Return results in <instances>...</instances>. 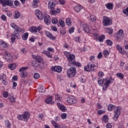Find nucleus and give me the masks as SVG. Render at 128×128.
<instances>
[{
  "mask_svg": "<svg viewBox=\"0 0 128 128\" xmlns=\"http://www.w3.org/2000/svg\"><path fill=\"white\" fill-rule=\"evenodd\" d=\"M58 2L54 0H50L48 2V8L50 10V14L52 16H56V14H60V9L57 8V10H56L54 6L56 4H58Z\"/></svg>",
  "mask_w": 128,
  "mask_h": 128,
  "instance_id": "f257e3e1",
  "label": "nucleus"
},
{
  "mask_svg": "<svg viewBox=\"0 0 128 128\" xmlns=\"http://www.w3.org/2000/svg\"><path fill=\"white\" fill-rule=\"evenodd\" d=\"M98 82L100 86H102L104 84L103 90H106V88H108V86H110V84L114 82V79H112V77L106 78L104 79H100L98 78Z\"/></svg>",
  "mask_w": 128,
  "mask_h": 128,
  "instance_id": "f03ea898",
  "label": "nucleus"
},
{
  "mask_svg": "<svg viewBox=\"0 0 128 128\" xmlns=\"http://www.w3.org/2000/svg\"><path fill=\"white\" fill-rule=\"evenodd\" d=\"M20 32H24V30L23 28L18 26L12 34H11V41L12 42H14L16 38H17V40H20Z\"/></svg>",
  "mask_w": 128,
  "mask_h": 128,
  "instance_id": "7ed1b4c3",
  "label": "nucleus"
},
{
  "mask_svg": "<svg viewBox=\"0 0 128 128\" xmlns=\"http://www.w3.org/2000/svg\"><path fill=\"white\" fill-rule=\"evenodd\" d=\"M30 114L28 112H24L22 115H19L18 116V118L20 120H24V122H28V118H30Z\"/></svg>",
  "mask_w": 128,
  "mask_h": 128,
  "instance_id": "20e7f679",
  "label": "nucleus"
},
{
  "mask_svg": "<svg viewBox=\"0 0 128 128\" xmlns=\"http://www.w3.org/2000/svg\"><path fill=\"white\" fill-rule=\"evenodd\" d=\"M76 74V68L72 67L67 70V76L68 78H74Z\"/></svg>",
  "mask_w": 128,
  "mask_h": 128,
  "instance_id": "39448f33",
  "label": "nucleus"
},
{
  "mask_svg": "<svg viewBox=\"0 0 128 128\" xmlns=\"http://www.w3.org/2000/svg\"><path fill=\"white\" fill-rule=\"evenodd\" d=\"M103 24L104 26H110L112 24V20L110 18L106 16L103 17Z\"/></svg>",
  "mask_w": 128,
  "mask_h": 128,
  "instance_id": "423d86ee",
  "label": "nucleus"
},
{
  "mask_svg": "<svg viewBox=\"0 0 128 128\" xmlns=\"http://www.w3.org/2000/svg\"><path fill=\"white\" fill-rule=\"evenodd\" d=\"M114 38L116 40H122L124 38V30L120 29L115 34Z\"/></svg>",
  "mask_w": 128,
  "mask_h": 128,
  "instance_id": "0eeeda50",
  "label": "nucleus"
},
{
  "mask_svg": "<svg viewBox=\"0 0 128 128\" xmlns=\"http://www.w3.org/2000/svg\"><path fill=\"white\" fill-rule=\"evenodd\" d=\"M95 68L96 65L92 62H90L88 64V66H84V70H85V72H94Z\"/></svg>",
  "mask_w": 128,
  "mask_h": 128,
  "instance_id": "6e6552de",
  "label": "nucleus"
},
{
  "mask_svg": "<svg viewBox=\"0 0 128 128\" xmlns=\"http://www.w3.org/2000/svg\"><path fill=\"white\" fill-rule=\"evenodd\" d=\"M65 56L68 58V61L69 62H70L72 64V62H74V60L75 56L74 55L70 54V53L68 52H65L64 53Z\"/></svg>",
  "mask_w": 128,
  "mask_h": 128,
  "instance_id": "1a4fd4ad",
  "label": "nucleus"
},
{
  "mask_svg": "<svg viewBox=\"0 0 128 128\" xmlns=\"http://www.w3.org/2000/svg\"><path fill=\"white\" fill-rule=\"evenodd\" d=\"M120 114V107H117L116 110H114V116L112 118L114 122H116L118 118V116Z\"/></svg>",
  "mask_w": 128,
  "mask_h": 128,
  "instance_id": "9d476101",
  "label": "nucleus"
},
{
  "mask_svg": "<svg viewBox=\"0 0 128 128\" xmlns=\"http://www.w3.org/2000/svg\"><path fill=\"white\" fill-rule=\"evenodd\" d=\"M1 2L4 4L3 6H12L14 1L12 0H1Z\"/></svg>",
  "mask_w": 128,
  "mask_h": 128,
  "instance_id": "9b49d317",
  "label": "nucleus"
},
{
  "mask_svg": "<svg viewBox=\"0 0 128 128\" xmlns=\"http://www.w3.org/2000/svg\"><path fill=\"white\" fill-rule=\"evenodd\" d=\"M67 102L68 104H74L77 102L76 98L74 96H70L68 98Z\"/></svg>",
  "mask_w": 128,
  "mask_h": 128,
  "instance_id": "f8f14e48",
  "label": "nucleus"
},
{
  "mask_svg": "<svg viewBox=\"0 0 128 128\" xmlns=\"http://www.w3.org/2000/svg\"><path fill=\"white\" fill-rule=\"evenodd\" d=\"M33 58L35 60V61H36L37 62H38L40 64H44L42 62V56H36L34 55H33L32 56Z\"/></svg>",
  "mask_w": 128,
  "mask_h": 128,
  "instance_id": "ddd939ff",
  "label": "nucleus"
},
{
  "mask_svg": "<svg viewBox=\"0 0 128 128\" xmlns=\"http://www.w3.org/2000/svg\"><path fill=\"white\" fill-rule=\"evenodd\" d=\"M80 25L81 28H83V30H84L86 32L87 34H88V32H90V28H88V26L84 22H81Z\"/></svg>",
  "mask_w": 128,
  "mask_h": 128,
  "instance_id": "4468645a",
  "label": "nucleus"
},
{
  "mask_svg": "<svg viewBox=\"0 0 128 128\" xmlns=\"http://www.w3.org/2000/svg\"><path fill=\"white\" fill-rule=\"evenodd\" d=\"M35 14L38 20H44V14H42V12L36 10L35 12Z\"/></svg>",
  "mask_w": 128,
  "mask_h": 128,
  "instance_id": "2eb2a0df",
  "label": "nucleus"
},
{
  "mask_svg": "<svg viewBox=\"0 0 128 128\" xmlns=\"http://www.w3.org/2000/svg\"><path fill=\"white\" fill-rule=\"evenodd\" d=\"M4 56L6 62H10L12 60V54H8L6 52L5 54H4Z\"/></svg>",
  "mask_w": 128,
  "mask_h": 128,
  "instance_id": "dca6fc26",
  "label": "nucleus"
},
{
  "mask_svg": "<svg viewBox=\"0 0 128 128\" xmlns=\"http://www.w3.org/2000/svg\"><path fill=\"white\" fill-rule=\"evenodd\" d=\"M32 66L34 68H38L40 66H41V68H46V66H42V64H40V63H38L36 61H32Z\"/></svg>",
  "mask_w": 128,
  "mask_h": 128,
  "instance_id": "f3484780",
  "label": "nucleus"
},
{
  "mask_svg": "<svg viewBox=\"0 0 128 128\" xmlns=\"http://www.w3.org/2000/svg\"><path fill=\"white\" fill-rule=\"evenodd\" d=\"M45 34L47 38H50V40H55L56 38V36H54L52 34L48 31H46Z\"/></svg>",
  "mask_w": 128,
  "mask_h": 128,
  "instance_id": "a211bd4d",
  "label": "nucleus"
},
{
  "mask_svg": "<svg viewBox=\"0 0 128 128\" xmlns=\"http://www.w3.org/2000/svg\"><path fill=\"white\" fill-rule=\"evenodd\" d=\"M116 50L118 51L120 54H126V51L124 49L122 48V46H120L118 44L116 46Z\"/></svg>",
  "mask_w": 128,
  "mask_h": 128,
  "instance_id": "6ab92c4d",
  "label": "nucleus"
},
{
  "mask_svg": "<svg viewBox=\"0 0 128 128\" xmlns=\"http://www.w3.org/2000/svg\"><path fill=\"white\" fill-rule=\"evenodd\" d=\"M62 70V68L60 66H55L52 68V70L57 72H60Z\"/></svg>",
  "mask_w": 128,
  "mask_h": 128,
  "instance_id": "aec40b11",
  "label": "nucleus"
},
{
  "mask_svg": "<svg viewBox=\"0 0 128 128\" xmlns=\"http://www.w3.org/2000/svg\"><path fill=\"white\" fill-rule=\"evenodd\" d=\"M57 106L58 108H60V110L63 112H66L68 109H66V106L63 104H62L60 103H58Z\"/></svg>",
  "mask_w": 128,
  "mask_h": 128,
  "instance_id": "412c9836",
  "label": "nucleus"
},
{
  "mask_svg": "<svg viewBox=\"0 0 128 128\" xmlns=\"http://www.w3.org/2000/svg\"><path fill=\"white\" fill-rule=\"evenodd\" d=\"M44 22L46 24H50V17L48 15L44 16Z\"/></svg>",
  "mask_w": 128,
  "mask_h": 128,
  "instance_id": "4be33fe9",
  "label": "nucleus"
},
{
  "mask_svg": "<svg viewBox=\"0 0 128 128\" xmlns=\"http://www.w3.org/2000/svg\"><path fill=\"white\" fill-rule=\"evenodd\" d=\"M105 6L107 10H112L114 8V4H112V3H107L105 4Z\"/></svg>",
  "mask_w": 128,
  "mask_h": 128,
  "instance_id": "5701e85b",
  "label": "nucleus"
},
{
  "mask_svg": "<svg viewBox=\"0 0 128 128\" xmlns=\"http://www.w3.org/2000/svg\"><path fill=\"white\" fill-rule=\"evenodd\" d=\"M45 102H46V104H54L52 97H50L46 99L45 100Z\"/></svg>",
  "mask_w": 128,
  "mask_h": 128,
  "instance_id": "b1692460",
  "label": "nucleus"
},
{
  "mask_svg": "<svg viewBox=\"0 0 128 128\" xmlns=\"http://www.w3.org/2000/svg\"><path fill=\"white\" fill-rule=\"evenodd\" d=\"M82 8V6L80 5L77 6L74 8V10L76 12H80Z\"/></svg>",
  "mask_w": 128,
  "mask_h": 128,
  "instance_id": "393cba45",
  "label": "nucleus"
},
{
  "mask_svg": "<svg viewBox=\"0 0 128 128\" xmlns=\"http://www.w3.org/2000/svg\"><path fill=\"white\" fill-rule=\"evenodd\" d=\"M102 122H105V124H106L108 122V115H104L102 116Z\"/></svg>",
  "mask_w": 128,
  "mask_h": 128,
  "instance_id": "a878e982",
  "label": "nucleus"
},
{
  "mask_svg": "<svg viewBox=\"0 0 128 128\" xmlns=\"http://www.w3.org/2000/svg\"><path fill=\"white\" fill-rule=\"evenodd\" d=\"M20 76H21V78H26V76H28V72L26 71L21 72L20 74Z\"/></svg>",
  "mask_w": 128,
  "mask_h": 128,
  "instance_id": "bb28decb",
  "label": "nucleus"
},
{
  "mask_svg": "<svg viewBox=\"0 0 128 128\" xmlns=\"http://www.w3.org/2000/svg\"><path fill=\"white\" fill-rule=\"evenodd\" d=\"M114 108H116V106L112 104H109L108 108V112H112V110H114Z\"/></svg>",
  "mask_w": 128,
  "mask_h": 128,
  "instance_id": "cd10ccee",
  "label": "nucleus"
},
{
  "mask_svg": "<svg viewBox=\"0 0 128 128\" xmlns=\"http://www.w3.org/2000/svg\"><path fill=\"white\" fill-rule=\"evenodd\" d=\"M29 30L32 32H38V28H36V26H32L30 28Z\"/></svg>",
  "mask_w": 128,
  "mask_h": 128,
  "instance_id": "c85d7f7f",
  "label": "nucleus"
},
{
  "mask_svg": "<svg viewBox=\"0 0 128 128\" xmlns=\"http://www.w3.org/2000/svg\"><path fill=\"white\" fill-rule=\"evenodd\" d=\"M51 122H52V124H53V126H54L55 128H60V124L56 123V122H54V120H52Z\"/></svg>",
  "mask_w": 128,
  "mask_h": 128,
  "instance_id": "c756f323",
  "label": "nucleus"
},
{
  "mask_svg": "<svg viewBox=\"0 0 128 128\" xmlns=\"http://www.w3.org/2000/svg\"><path fill=\"white\" fill-rule=\"evenodd\" d=\"M8 66L10 70H15L16 68V64H9Z\"/></svg>",
  "mask_w": 128,
  "mask_h": 128,
  "instance_id": "7c9ffc66",
  "label": "nucleus"
},
{
  "mask_svg": "<svg viewBox=\"0 0 128 128\" xmlns=\"http://www.w3.org/2000/svg\"><path fill=\"white\" fill-rule=\"evenodd\" d=\"M55 100H58L59 102H62V96H60V95L57 94L55 95Z\"/></svg>",
  "mask_w": 128,
  "mask_h": 128,
  "instance_id": "2f4dec72",
  "label": "nucleus"
},
{
  "mask_svg": "<svg viewBox=\"0 0 128 128\" xmlns=\"http://www.w3.org/2000/svg\"><path fill=\"white\" fill-rule=\"evenodd\" d=\"M28 38V33L26 32L22 36L23 40H26Z\"/></svg>",
  "mask_w": 128,
  "mask_h": 128,
  "instance_id": "473e14b6",
  "label": "nucleus"
},
{
  "mask_svg": "<svg viewBox=\"0 0 128 128\" xmlns=\"http://www.w3.org/2000/svg\"><path fill=\"white\" fill-rule=\"evenodd\" d=\"M38 0H34L32 2V6L34 8L38 7Z\"/></svg>",
  "mask_w": 128,
  "mask_h": 128,
  "instance_id": "72a5a7b5",
  "label": "nucleus"
},
{
  "mask_svg": "<svg viewBox=\"0 0 128 128\" xmlns=\"http://www.w3.org/2000/svg\"><path fill=\"white\" fill-rule=\"evenodd\" d=\"M59 24H58V26H62V28H64V22L62 21V20H59Z\"/></svg>",
  "mask_w": 128,
  "mask_h": 128,
  "instance_id": "f704fd0d",
  "label": "nucleus"
},
{
  "mask_svg": "<svg viewBox=\"0 0 128 128\" xmlns=\"http://www.w3.org/2000/svg\"><path fill=\"white\" fill-rule=\"evenodd\" d=\"M8 100L11 102H16V98H14V96H11L8 95Z\"/></svg>",
  "mask_w": 128,
  "mask_h": 128,
  "instance_id": "c9c22d12",
  "label": "nucleus"
},
{
  "mask_svg": "<svg viewBox=\"0 0 128 128\" xmlns=\"http://www.w3.org/2000/svg\"><path fill=\"white\" fill-rule=\"evenodd\" d=\"M0 46L2 48H8V44L4 41H0Z\"/></svg>",
  "mask_w": 128,
  "mask_h": 128,
  "instance_id": "e433bc0d",
  "label": "nucleus"
},
{
  "mask_svg": "<svg viewBox=\"0 0 128 128\" xmlns=\"http://www.w3.org/2000/svg\"><path fill=\"white\" fill-rule=\"evenodd\" d=\"M116 76L120 80H124V76L123 74L118 72L116 74Z\"/></svg>",
  "mask_w": 128,
  "mask_h": 128,
  "instance_id": "4c0bfd02",
  "label": "nucleus"
},
{
  "mask_svg": "<svg viewBox=\"0 0 128 128\" xmlns=\"http://www.w3.org/2000/svg\"><path fill=\"white\" fill-rule=\"evenodd\" d=\"M12 126V124L10 122H9L8 120H6L5 122V126L8 128H10V126Z\"/></svg>",
  "mask_w": 128,
  "mask_h": 128,
  "instance_id": "58836bf2",
  "label": "nucleus"
},
{
  "mask_svg": "<svg viewBox=\"0 0 128 128\" xmlns=\"http://www.w3.org/2000/svg\"><path fill=\"white\" fill-rule=\"evenodd\" d=\"M18 18H20V12H18V11H16L15 14L14 16V18L15 20H16V19Z\"/></svg>",
  "mask_w": 128,
  "mask_h": 128,
  "instance_id": "ea45409f",
  "label": "nucleus"
},
{
  "mask_svg": "<svg viewBox=\"0 0 128 128\" xmlns=\"http://www.w3.org/2000/svg\"><path fill=\"white\" fill-rule=\"evenodd\" d=\"M72 64H74V66H76L78 67L82 66L80 62H76L75 60H74L73 62H72Z\"/></svg>",
  "mask_w": 128,
  "mask_h": 128,
  "instance_id": "a19ab883",
  "label": "nucleus"
},
{
  "mask_svg": "<svg viewBox=\"0 0 128 128\" xmlns=\"http://www.w3.org/2000/svg\"><path fill=\"white\" fill-rule=\"evenodd\" d=\"M90 20L91 22H94L96 20V17L94 15H92L90 16Z\"/></svg>",
  "mask_w": 128,
  "mask_h": 128,
  "instance_id": "79ce46f5",
  "label": "nucleus"
},
{
  "mask_svg": "<svg viewBox=\"0 0 128 128\" xmlns=\"http://www.w3.org/2000/svg\"><path fill=\"white\" fill-rule=\"evenodd\" d=\"M106 32L109 34H112L114 32V30L112 28H108L106 29Z\"/></svg>",
  "mask_w": 128,
  "mask_h": 128,
  "instance_id": "37998d69",
  "label": "nucleus"
},
{
  "mask_svg": "<svg viewBox=\"0 0 128 128\" xmlns=\"http://www.w3.org/2000/svg\"><path fill=\"white\" fill-rule=\"evenodd\" d=\"M103 54L105 58H106V56L110 54V52L108 50H104L103 52Z\"/></svg>",
  "mask_w": 128,
  "mask_h": 128,
  "instance_id": "c03bdc74",
  "label": "nucleus"
},
{
  "mask_svg": "<svg viewBox=\"0 0 128 128\" xmlns=\"http://www.w3.org/2000/svg\"><path fill=\"white\" fill-rule=\"evenodd\" d=\"M40 74L38 73H35L34 75V80H38L40 78Z\"/></svg>",
  "mask_w": 128,
  "mask_h": 128,
  "instance_id": "a18cd8bd",
  "label": "nucleus"
},
{
  "mask_svg": "<svg viewBox=\"0 0 128 128\" xmlns=\"http://www.w3.org/2000/svg\"><path fill=\"white\" fill-rule=\"evenodd\" d=\"M10 26L12 27V28H14V30L18 27V26H16V24L14 22H12L10 24Z\"/></svg>",
  "mask_w": 128,
  "mask_h": 128,
  "instance_id": "49530a36",
  "label": "nucleus"
},
{
  "mask_svg": "<svg viewBox=\"0 0 128 128\" xmlns=\"http://www.w3.org/2000/svg\"><path fill=\"white\" fill-rule=\"evenodd\" d=\"M106 44H108V46H112V42L110 40H107L106 41Z\"/></svg>",
  "mask_w": 128,
  "mask_h": 128,
  "instance_id": "de8ad7c7",
  "label": "nucleus"
},
{
  "mask_svg": "<svg viewBox=\"0 0 128 128\" xmlns=\"http://www.w3.org/2000/svg\"><path fill=\"white\" fill-rule=\"evenodd\" d=\"M38 91L40 92H46V88L44 86H41L40 88Z\"/></svg>",
  "mask_w": 128,
  "mask_h": 128,
  "instance_id": "09e8293b",
  "label": "nucleus"
},
{
  "mask_svg": "<svg viewBox=\"0 0 128 128\" xmlns=\"http://www.w3.org/2000/svg\"><path fill=\"white\" fill-rule=\"evenodd\" d=\"M66 24L67 26H70L72 24L70 18H68L66 19Z\"/></svg>",
  "mask_w": 128,
  "mask_h": 128,
  "instance_id": "8fccbe9b",
  "label": "nucleus"
},
{
  "mask_svg": "<svg viewBox=\"0 0 128 128\" xmlns=\"http://www.w3.org/2000/svg\"><path fill=\"white\" fill-rule=\"evenodd\" d=\"M52 22L54 24H56V23L58 22V19L56 18H52Z\"/></svg>",
  "mask_w": 128,
  "mask_h": 128,
  "instance_id": "3c124183",
  "label": "nucleus"
},
{
  "mask_svg": "<svg viewBox=\"0 0 128 128\" xmlns=\"http://www.w3.org/2000/svg\"><path fill=\"white\" fill-rule=\"evenodd\" d=\"M105 36L104 35H102V36H100V37L98 38V40L100 42H104V40L105 38Z\"/></svg>",
  "mask_w": 128,
  "mask_h": 128,
  "instance_id": "603ef678",
  "label": "nucleus"
},
{
  "mask_svg": "<svg viewBox=\"0 0 128 128\" xmlns=\"http://www.w3.org/2000/svg\"><path fill=\"white\" fill-rule=\"evenodd\" d=\"M106 113V110H99L98 111V114L99 116H102V114H104Z\"/></svg>",
  "mask_w": 128,
  "mask_h": 128,
  "instance_id": "864d4df0",
  "label": "nucleus"
},
{
  "mask_svg": "<svg viewBox=\"0 0 128 128\" xmlns=\"http://www.w3.org/2000/svg\"><path fill=\"white\" fill-rule=\"evenodd\" d=\"M66 113H62V114H61L60 116H61V118H62V120H66Z\"/></svg>",
  "mask_w": 128,
  "mask_h": 128,
  "instance_id": "5fc2aeb1",
  "label": "nucleus"
},
{
  "mask_svg": "<svg viewBox=\"0 0 128 128\" xmlns=\"http://www.w3.org/2000/svg\"><path fill=\"white\" fill-rule=\"evenodd\" d=\"M26 70H28V67H22L20 68L19 70L21 72H26Z\"/></svg>",
  "mask_w": 128,
  "mask_h": 128,
  "instance_id": "6e6d98bb",
  "label": "nucleus"
},
{
  "mask_svg": "<svg viewBox=\"0 0 128 128\" xmlns=\"http://www.w3.org/2000/svg\"><path fill=\"white\" fill-rule=\"evenodd\" d=\"M122 12L128 16V7L126 9L124 10Z\"/></svg>",
  "mask_w": 128,
  "mask_h": 128,
  "instance_id": "4d7b16f0",
  "label": "nucleus"
},
{
  "mask_svg": "<svg viewBox=\"0 0 128 128\" xmlns=\"http://www.w3.org/2000/svg\"><path fill=\"white\" fill-rule=\"evenodd\" d=\"M124 46L125 50H128V42H124Z\"/></svg>",
  "mask_w": 128,
  "mask_h": 128,
  "instance_id": "13d9d810",
  "label": "nucleus"
},
{
  "mask_svg": "<svg viewBox=\"0 0 128 128\" xmlns=\"http://www.w3.org/2000/svg\"><path fill=\"white\" fill-rule=\"evenodd\" d=\"M14 4L15 6H20V2H18V0H15L14 2Z\"/></svg>",
  "mask_w": 128,
  "mask_h": 128,
  "instance_id": "bf43d9fd",
  "label": "nucleus"
},
{
  "mask_svg": "<svg viewBox=\"0 0 128 128\" xmlns=\"http://www.w3.org/2000/svg\"><path fill=\"white\" fill-rule=\"evenodd\" d=\"M98 74L99 76H100V78H102V76H104V74L102 71L99 72Z\"/></svg>",
  "mask_w": 128,
  "mask_h": 128,
  "instance_id": "052dcab7",
  "label": "nucleus"
},
{
  "mask_svg": "<svg viewBox=\"0 0 128 128\" xmlns=\"http://www.w3.org/2000/svg\"><path fill=\"white\" fill-rule=\"evenodd\" d=\"M3 96L4 98H8V92H5L3 93Z\"/></svg>",
  "mask_w": 128,
  "mask_h": 128,
  "instance_id": "680f3d73",
  "label": "nucleus"
},
{
  "mask_svg": "<svg viewBox=\"0 0 128 128\" xmlns=\"http://www.w3.org/2000/svg\"><path fill=\"white\" fill-rule=\"evenodd\" d=\"M74 31V28H71L69 29V34H72V32Z\"/></svg>",
  "mask_w": 128,
  "mask_h": 128,
  "instance_id": "e2e57ef3",
  "label": "nucleus"
},
{
  "mask_svg": "<svg viewBox=\"0 0 128 128\" xmlns=\"http://www.w3.org/2000/svg\"><path fill=\"white\" fill-rule=\"evenodd\" d=\"M58 1L60 4H62V6H64V4L66 3L64 2V0H58Z\"/></svg>",
  "mask_w": 128,
  "mask_h": 128,
  "instance_id": "0e129e2a",
  "label": "nucleus"
},
{
  "mask_svg": "<svg viewBox=\"0 0 128 128\" xmlns=\"http://www.w3.org/2000/svg\"><path fill=\"white\" fill-rule=\"evenodd\" d=\"M1 18L2 20H6V16L4 14H2L1 16Z\"/></svg>",
  "mask_w": 128,
  "mask_h": 128,
  "instance_id": "69168bd1",
  "label": "nucleus"
},
{
  "mask_svg": "<svg viewBox=\"0 0 128 128\" xmlns=\"http://www.w3.org/2000/svg\"><path fill=\"white\" fill-rule=\"evenodd\" d=\"M12 80H18V76H14L12 78Z\"/></svg>",
  "mask_w": 128,
  "mask_h": 128,
  "instance_id": "338daca9",
  "label": "nucleus"
},
{
  "mask_svg": "<svg viewBox=\"0 0 128 128\" xmlns=\"http://www.w3.org/2000/svg\"><path fill=\"white\" fill-rule=\"evenodd\" d=\"M106 127L107 128H112V124H108L106 125Z\"/></svg>",
  "mask_w": 128,
  "mask_h": 128,
  "instance_id": "774afa93",
  "label": "nucleus"
}]
</instances>
